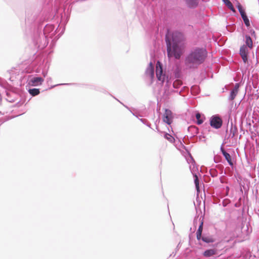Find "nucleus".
Masks as SVG:
<instances>
[{
	"label": "nucleus",
	"instance_id": "nucleus-1",
	"mask_svg": "<svg viewBox=\"0 0 259 259\" xmlns=\"http://www.w3.org/2000/svg\"><path fill=\"white\" fill-rule=\"evenodd\" d=\"M165 41L168 57L179 59L183 54L186 47L185 34L179 30H175L166 34Z\"/></svg>",
	"mask_w": 259,
	"mask_h": 259
},
{
	"label": "nucleus",
	"instance_id": "nucleus-2",
	"mask_svg": "<svg viewBox=\"0 0 259 259\" xmlns=\"http://www.w3.org/2000/svg\"><path fill=\"white\" fill-rule=\"evenodd\" d=\"M207 54L205 48L199 47L192 48L185 56V66L189 69L197 68L205 62Z\"/></svg>",
	"mask_w": 259,
	"mask_h": 259
},
{
	"label": "nucleus",
	"instance_id": "nucleus-3",
	"mask_svg": "<svg viewBox=\"0 0 259 259\" xmlns=\"http://www.w3.org/2000/svg\"><path fill=\"white\" fill-rule=\"evenodd\" d=\"M181 145L182 146V147L188 153L190 159H187V161L188 163H191L189 167L194 178V182L197 191V194L198 195V194L201 192V190L199 187V180L197 176V173L198 172V165L196 164L194 159L191 155V153L189 152L187 148L185 145H184L182 142H181Z\"/></svg>",
	"mask_w": 259,
	"mask_h": 259
},
{
	"label": "nucleus",
	"instance_id": "nucleus-4",
	"mask_svg": "<svg viewBox=\"0 0 259 259\" xmlns=\"http://www.w3.org/2000/svg\"><path fill=\"white\" fill-rule=\"evenodd\" d=\"M209 124L212 128L218 130L223 125V120L219 114H214L211 116L209 119Z\"/></svg>",
	"mask_w": 259,
	"mask_h": 259
},
{
	"label": "nucleus",
	"instance_id": "nucleus-5",
	"mask_svg": "<svg viewBox=\"0 0 259 259\" xmlns=\"http://www.w3.org/2000/svg\"><path fill=\"white\" fill-rule=\"evenodd\" d=\"M156 75L158 80L161 81L162 83L166 78L165 73L163 72V65L159 61L156 63Z\"/></svg>",
	"mask_w": 259,
	"mask_h": 259
},
{
	"label": "nucleus",
	"instance_id": "nucleus-6",
	"mask_svg": "<svg viewBox=\"0 0 259 259\" xmlns=\"http://www.w3.org/2000/svg\"><path fill=\"white\" fill-rule=\"evenodd\" d=\"M44 79L40 76L31 77L29 79L28 84L31 86H38L42 84Z\"/></svg>",
	"mask_w": 259,
	"mask_h": 259
},
{
	"label": "nucleus",
	"instance_id": "nucleus-7",
	"mask_svg": "<svg viewBox=\"0 0 259 259\" xmlns=\"http://www.w3.org/2000/svg\"><path fill=\"white\" fill-rule=\"evenodd\" d=\"M163 120L168 125H170L172 121V112L169 109H165L163 115Z\"/></svg>",
	"mask_w": 259,
	"mask_h": 259
},
{
	"label": "nucleus",
	"instance_id": "nucleus-8",
	"mask_svg": "<svg viewBox=\"0 0 259 259\" xmlns=\"http://www.w3.org/2000/svg\"><path fill=\"white\" fill-rule=\"evenodd\" d=\"M198 241H202L204 243L209 244L215 242V238L210 235H207L206 234H203L202 236H200V238L197 239Z\"/></svg>",
	"mask_w": 259,
	"mask_h": 259
},
{
	"label": "nucleus",
	"instance_id": "nucleus-9",
	"mask_svg": "<svg viewBox=\"0 0 259 259\" xmlns=\"http://www.w3.org/2000/svg\"><path fill=\"white\" fill-rule=\"evenodd\" d=\"M188 132L191 135L190 139H192L199 133V129L196 126L191 125L188 127Z\"/></svg>",
	"mask_w": 259,
	"mask_h": 259
},
{
	"label": "nucleus",
	"instance_id": "nucleus-10",
	"mask_svg": "<svg viewBox=\"0 0 259 259\" xmlns=\"http://www.w3.org/2000/svg\"><path fill=\"white\" fill-rule=\"evenodd\" d=\"M199 224L198 226V228L196 231V238H200V236L203 235V216H201L199 219Z\"/></svg>",
	"mask_w": 259,
	"mask_h": 259
},
{
	"label": "nucleus",
	"instance_id": "nucleus-11",
	"mask_svg": "<svg viewBox=\"0 0 259 259\" xmlns=\"http://www.w3.org/2000/svg\"><path fill=\"white\" fill-rule=\"evenodd\" d=\"M188 8L190 9H195L199 5L198 0H184Z\"/></svg>",
	"mask_w": 259,
	"mask_h": 259
},
{
	"label": "nucleus",
	"instance_id": "nucleus-12",
	"mask_svg": "<svg viewBox=\"0 0 259 259\" xmlns=\"http://www.w3.org/2000/svg\"><path fill=\"white\" fill-rule=\"evenodd\" d=\"M239 90V85L238 83H236L235 87L232 89L230 93V95L229 97V100H233L236 97L238 92Z\"/></svg>",
	"mask_w": 259,
	"mask_h": 259
},
{
	"label": "nucleus",
	"instance_id": "nucleus-13",
	"mask_svg": "<svg viewBox=\"0 0 259 259\" xmlns=\"http://www.w3.org/2000/svg\"><path fill=\"white\" fill-rule=\"evenodd\" d=\"M195 115L196 119V123L198 125L201 124L205 118L204 115L198 111H196Z\"/></svg>",
	"mask_w": 259,
	"mask_h": 259
},
{
	"label": "nucleus",
	"instance_id": "nucleus-14",
	"mask_svg": "<svg viewBox=\"0 0 259 259\" xmlns=\"http://www.w3.org/2000/svg\"><path fill=\"white\" fill-rule=\"evenodd\" d=\"M6 96L7 97V98L6 99V100L8 102H11V103L14 102L16 100L15 98L14 97V96H16V93L14 92H13L9 91L7 89V90L6 91Z\"/></svg>",
	"mask_w": 259,
	"mask_h": 259
},
{
	"label": "nucleus",
	"instance_id": "nucleus-15",
	"mask_svg": "<svg viewBox=\"0 0 259 259\" xmlns=\"http://www.w3.org/2000/svg\"><path fill=\"white\" fill-rule=\"evenodd\" d=\"M216 254L217 250L215 249H207L202 253L203 255L206 257L212 256Z\"/></svg>",
	"mask_w": 259,
	"mask_h": 259
},
{
	"label": "nucleus",
	"instance_id": "nucleus-16",
	"mask_svg": "<svg viewBox=\"0 0 259 259\" xmlns=\"http://www.w3.org/2000/svg\"><path fill=\"white\" fill-rule=\"evenodd\" d=\"M245 46L248 47L250 49H251L253 47V42L250 36V35L248 34L245 35Z\"/></svg>",
	"mask_w": 259,
	"mask_h": 259
},
{
	"label": "nucleus",
	"instance_id": "nucleus-17",
	"mask_svg": "<svg viewBox=\"0 0 259 259\" xmlns=\"http://www.w3.org/2000/svg\"><path fill=\"white\" fill-rule=\"evenodd\" d=\"M222 154L229 165L232 167L233 165V162L232 160L230 154L227 151H222Z\"/></svg>",
	"mask_w": 259,
	"mask_h": 259
},
{
	"label": "nucleus",
	"instance_id": "nucleus-18",
	"mask_svg": "<svg viewBox=\"0 0 259 259\" xmlns=\"http://www.w3.org/2000/svg\"><path fill=\"white\" fill-rule=\"evenodd\" d=\"M242 259H253L254 256H252L251 252L249 250H243L241 253Z\"/></svg>",
	"mask_w": 259,
	"mask_h": 259
},
{
	"label": "nucleus",
	"instance_id": "nucleus-19",
	"mask_svg": "<svg viewBox=\"0 0 259 259\" xmlns=\"http://www.w3.org/2000/svg\"><path fill=\"white\" fill-rule=\"evenodd\" d=\"M28 92L32 96H35L40 93V89L36 88L29 89Z\"/></svg>",
	"mask_w": 259,
	"mask_h": 259
},
{
	"label": "nucleus",
	"instance_id": "nucleus-20",
	"mask_svg": "<svg viewBox=\"0 0 259 259\" xmlns=\"http://www.w3.org/2000/svg\"><path fill=\"white\" fill-rule=\"evenodd\" d=\"M224 2L226 4V5L228 7V8L233 13H236V11L234 8L233 4L229 0H223Z\"/></svg>",
	"mask_w": 259,
	"mask_h": 259
},
{
	"label": "nucleus",
	"instance_id": "nucleus-21",
	"mask_svg": "<svg viewBox=\"0 0 259 259\" xmlns=\"http://www.w3.org/2000/svg\"><path fill=\"white\" fill-rule=\"evenodd\" d=\"M163 137L165 139H166L171 143H174L175 141L174 137L172 136H171L170 134H168L167 133L164 132Z\"/></svg>",
	"mask_w": 259,
	"mask_h": 259
},
{
	"label": "nucleus",
	"instance_id": "nucleus-22",
	"mask_svg": "<svg viewBox=\"0 0 259 259\" xmlns=\"http://www.w3.org/2000/svg\"><path fill=\"white\" fill-rule=\"evenodd\" d=\"M238 130L236 126H233V123H231V127L230 130V133L231 135V138H234L237 133Z\"/></svg>",
	"mask_w": 259,
	"mask_h": 259
},
{
	"label": "nucleus",
	"instance_id": "nucleus-23",
	"mask_svg": "<svg viewBox=\"0 0 259 259\" xmlns=\"http://www.w3.org/2000/svg\"><path fill=\"white\" fill-rule=\"evenodd\" d=\"M248 47H246L245 46V45H243L242 46L239 50V54L240 55H244V54H248V51L247 49Z\"/></svg>",
	"mask_w": 259,
	"mask_h": 259
},
{
	"label": "nucleus",
	"instance_id": "nucleus-24",
	"mask_svg": "<svg viewBox=\"0 0 259 259\" xmlns=\"http://www.w3.org/2000/svg\"><path fill=\"white\" fill-rule=\"evenodd\" d=\"M146 73L149 75L151 78H153L154 77V68H147L146 70Z\"/></svg>",
	"mask_w": 259,
	"mask_h": 259
},
{
	"label": "nucleus",
	"instance_id": "nucleus-25",
	"mask_svg": "<svg viewBox=\"0 0 259 259\" xmlns=\"http://www.w3.org/2000/svg\"><path fill=\"white\" fill-rule=\"evenodd\" d=\"M236 7L240 15H242L245 12V10L239 2H237Z\"/></svg>",
	"mask_w": 259,
	"mask_h": 259
},
{
	"label": "nucleus",
	"instance_id": "nucleus-26",
	"mask_svg": "<svg viewBox=\"0 0 259 259\" xmlns=\"http://www.w3.org/2000/svg\"><path fill=\"white\" fill-rule=\"evenodd\" d=\"M209 174L212 178L217 177L218 175V171L215 168H210L209 170Z\"/></svg>",
	"mask_w": 259,
	"mask_h": 259
},
{
	"label": "nucleus",
	"instance_id": "nucleus-27",
	"mask_svg": "<svg viewBox=\"0 0 259 259\" xmlns=\"http://www.w3.org/2000/svg\"><path fill=\"white\" fill-rule=\"evenodd\" d=\"M175 76L176 78H179L181 75V71L179 67H177L174 71Z\"/></svg>",
	"mask_w": 259,
	"mask_h": 259
},
{
	"label": "nucleus",
	"instance_id": "nucleus-28",
	"mask_svg": "<svg viewBox=\"0 0 259 259\" xmlns=\"http://www.w3.org/2000/svg\"><path fill=\"white\" fill-rule=\"evenodd\" d=\"M139 119L140 120V121L142 122L143 124H145L146 125H147L148 127L152 128L151 127V124L150 122H148V121L146 119H144V118H139Z\"/></svg>",
	"mask_w": 259,
	"mask_h": 259
},
{
	"label": "nucleus",
	"instance_id": "nucleus-29",
	"mask_svg": "<svg viewBox=\"0 0 259 259\" xmlns=\"http://www.w3.org/2000/svg\"><path fill=\"white\" fill-rule=\"evenodd\" d=\"M231 202V201L228 198L224 199L222 201V205L223 207H226L229 204H230Z\"/></svg>",
	"mask_w": 259,
	"mask_h": 259
},
{
	"label": "nucleus",
	"instance_id": "nucleus-30",
	"mask_svg": "<svg viewBox=\"0 0 259 259\" xmlns=\"http://www.w3.org/2000/svg\"><path fill=\"white\" fill-rule=\"evenodd\" d=\"M245 25L248 28L250 27V20L249 18L243 20Z\"/></svg>",
	"mask_w": 259,
	"mask_h": 259
},
{
	"label": "nucleus",
	"instance_id": "nucleus-31",
	"mask_svg": "<svg viewBox=\"0 0 259 259\" xmlns=\"http://www.w3.org/2000/svg\"><path fill=\"white\" fill-rule=\"evenodd\" d=\"M135 110H136V109H134L133 110H132V112H131L134 116L137 117L138 118H139V117L142 116L139 113H138L137 111H135Z\"/></svg>",
	"mask_w": 259,
	"mask_h": 259
},
{
	"label": "nucleus",
	"instance_id": "nucleus-32",
	"mask_svg": "<svg viewBox=\"0 0 259 259\" xmlns=\"http://www.w3.org/2000/svg\"><path fill=\"white\" fill-rule=\"evenodd\" d=\"M186 137L188 139V141H189L190 140H191L192 143H194L197 141V138H195V137H194L192 139H190V138H189L188 136H185V137H184V139H185L186 141Z\"/></svg>",
	"mask_w": 259,
	"mask_h": 259
},
{
	"label": "nucleus",
	"instance_id": "nucleus-33",
	"mask_svg": "<svg viewBox=\"0 0 259 259\" xmlns=\"http://www.w3.org/2000/svg\"><path fill=\"white\" fill-rule=\"evenodd\" d=\"M243 61L246 63L248 61V54L240 55Z\"/></svg>",
	"mask_w": 259,
	"mask_h": 259
},
{
	"label": "nucleus",
	"instance_id": "nucleus-34",
	"mask_svg": "<svg viewBox=\"0 0 259 259\" xmlns=\"http://www.w3.org/2000/svg\"><path fill=\"white\" fill-rule=\"evenodd\" d=\"M230 191V187L228 186L225 187V192L223 194V196H227Z\"/></svg>",
	"mask_w": 259,
	"mask_h": 259
},
{
	"label": "nucleus",
	"instance_id": "nucleus-35",
	"mask_svg": "<svg viewBox=\"0 0 259 259\" xmlns=\"http://www.w3.org/2000/svg\"><path fill=\"white\" fill-rule=\"evenodd\" d=\"M181 85V84L179 82L175 81L173 83L172 86L174 89H179Z\"/></svg>",
	"mask_w": 259,
	"mask_h": 259
},
{
	"label": "nucleus",
	"instance_id": "nucleus-36",
	"mask_svg": "<svg viewBox=\"0 0 259 259\" xmlns=\"http://www.w3.org/2000/svg\"><path fill=\"white\" fill-rule=\"evenodd\" d=\"M250 28H248L249 31L251 35L253 37H254L255 38H256V34L255 32L253 29H249Z\"/></svg>",
	"mask_w": 259,
	"mask_h": 259
},
{
	"label": "nucleus",
	"instance_id": "nucleus-37",
	"mask_svg": "<svg viewBox=\"0 0 259 259\" xmlns=\"http://www.w3.org/2000/svg\"><path fill=\"white\" fill-rule=\"evenodd\" d=\"M195 89H197L196 94H198L199 93V89L197 86H192L191 87V90L192 92H194Z\"/></svg>",
	"mask_w": 259,
	"mask_h": 259
},
{
	"label": "nucleus",
	"instance_id": "nucleus-38",
	"mask_svg": "<svg viewBox=\"0 0 259 259\" xmlns=\"http://www.w3.org/2000/svg\"><path fill=\"white\" fill-rule=\"evenodd\" d=\"M72 84H74V83H59V84H58L57 85H54V86H52L51 87V88L55 87V86H58V85H72Z\"/></svg>",
	"mask_w": 259,
	"mask_h": 259
},
{
	"label": "nucleus",
	"instance_id": "nucleus-39",
	"mask_svg": "<svg viewBox=\"0 0 259 259\" xmlns=\"http://www.w3.org/2000/svg\"><path fill=\"white\" fill-rule=\"evenodd\" d=\"M240 15H241V18L243 19V20L248 18L247 15H246V12H245L244 13H243Z\"/></svg>",
	"mask_w": 259,
	"mask_h": 259
},
{
	"label": "nucleus",
	"instance_id": "nucleus-40",
	"mask_svg": "<svg viewBox=\"0 0 259 259\" xmlns=\"http://www.w3.org/2000/svg\"><path fill=\"white\" fill-rule=\"evenodd\" d=\"M226 133H228V130H227L226 131ZM230 138H231V134L229 133V134H228V133H227L226 136H225V139H229Z\"/></svg>",
	"mask_w": 259,
	"mask_h": 259
},
{
	"label": "nucleus",
	"instance_id": "nucleus-41",
	"mask_svg": "<svg viewBox=\"0 0 259 259\" xmlns=\"http://www.w3.org/2000/svg\"><path fill=\"white\" fill-rule=\"evenodd\" d=\"M197 218H198V217L197 218L195 217L194 220V222H193L194 226L195 228L196 227V225H197V222H198Z\"/></svg>",
	"mask_w": 259,
	"mask_h": 259
},
{
	"label": "nucleus",
	"instance_id": "nucleus-42",
	"mask_svg": "<svg viewBox=\"0 0 259 259\" xmlns=\"http://www.w3.org/2000/svg\"><path fill=\"white\" fill-rule=\"evenodd\" d=\"M198 139L199 141L202 140V139H205V137L203 135H201L198 136Z\"/></svg>",
	"mask_w": 259,
	"mask_h": 259
},
{
	"label": "nucleus",
	"instance_id": "nucleus-43",
	"mask_svg": "<svg viewBox=\"0 0 259 259\" xmlns=\"http://www.w3.org/2000/svg\"><path fill=\"white\" fill-rule=\"evenodd\" d=\"M120 103L121 104H122V105H123V106L124 107H125L127 109H128L130 112H132V109H131L130 107H128L127 106H126V105H125L123 104L122 103H121V102H120Z\"/></svg>",
	"mask_w": 259,
	"mask_h": 259
},
{
	"label": "nucleus",
	"instance_id": "nucleus-44",
	"mask_svg": "<svg viewBox=\"0 0 259 259\" xmlns=\"http://www.w3.org/2000/svg\"><path fill=\"white\" fill-rule=\"evenodd\" d=\"M147 68H154V66H153V63L152 62H150L149 63V65H148V67Z\"/></svg>",
	"mask_w": 259,
	"mask_h": 259
},
{
	"label": "nucleus",
	"instance_id": "nucleus-45",
	"mask_svg": "<svg viewBox=\"0 0 259 259\" xmlns=\"http://www.w3.org/2000/svg\"><path fill=\"white\" fill-rule=\"evenodd\" d=\"M223 144H224V143L222 144V145H221V148H220V150H221L222 153V151H226L223 148Z\"/></svg>",
	"mask_w": 259,
	"mask_h": 259
},
{
	"label": "nucleus",
	"instance_id": "nucleus-46",
	"mask_svg": "<svg viewBox=\"0 0 259 259\" xmlns=\"http://www.w3.org/2000/svg\"><path fill=\"white\" fill-rule=\"evenodd\" d=\"M216 166L222 168V171H223V165H216Z\"/></svg>",
	"mask_w": 259,
	"mask_h": 259
},
{
	"label": "nucleus",
	"instance_id": "nucleus-47",
	"mask_svg": "<svg viewBox=\"0 0 259 259\" xmlns=\"http://www.w3.org/2000/svg\"><path fill=\"white\" fill-rule=\"evenodd\" d=\"M235 207H238L239 206V205L237 204V203H235V205H234Z\"/></svg>",
	"mask_w": 259,
	"mask_h": 259
},
{
	"label": "nucleus",
	"instance_id": "nucleus-48",
	"mask_svg": "<svg viewBox=\"0 0 259 259\" xmlns=\"http://www.w3.org/2000/svg\"><path fill=\"white\" fill-rule=\"evenodd\" d=\"M220 179L221 183H223V180H222V178H220Z\"/></svg>",
	"mask_w": 259,
	"mask_h": 259
},
{
	"label": "nucleus",
	"instance_id": "nucleus-49",
	"mask_svg": "<svg viewBox=\"0 0 259 259\" xmlns=\"http://www.w3.org/2000/svg\"><path fill=\"white\" fill-rule=\"evenodd\" d=\"M259 51V47H258L256 49V53H257Z\"/></svg>",
	"mask_w": 259,
	"mask_h": 259
},
{
	"label": "nucleus",
	"instance_id": "nucleus-50",
	"mask_svg": "<svg viewBox=\"0 0 259 259\" xmlns=\"http://www.w3.org/2000/svg\"><path fill=\"white\" fill-rule=\"evenodd\" d=\"M46 74H47V73H44V72H43V75H44V77H45V76H46Z\"/></svg>",
	"mask_w": 259,
	"mask_h": 259
},
{
	"label": "nucleus",
	"instance_id": "nucleus-51",
	"mask_svg": "<svg viewBox=\"0 0 259 259\" xmlns=\"http://www.w3.org/2000/svg\"><path fill=\"white\" fill-rule=\"evenodd\" d=\"M4 122V121L0 122V125Z\"/></svg>",
	"mask_w": 259,
	"mask_h": 259
},
{
	"label": "nucleus",
	"instance_id": "nucleus-52",
	"mask_svg": "<svg viewBox=\"0 0 259 259\" xmlns=\"http://www.w3.org/2000/svg\"><path fill=\"white\" fill-rule=\"evenodd\" d=\"M113 98H115L116 100H117L118 102H120V101L118 100H117L116 98H115V97H113Z\"/></svg>",
	"mask_w": 259,
	"mask_h": 259
},
{
	"label": "nucleus",
	"instance_id": "nucleus-53",
	"mask_svg": "<svg viewBox=\"0 0 259 259\" xmlns=\"http://www.w3.org/2000/svg\"><path fill=\"white\" fill-rule=\"evenodd\" d=\"M195 91H196V92H195V93L196 94L197 89H195Z\"/></svg>",
	"mask_w": 259,
	"mask_h": 259
},
{
	"label": "nucleus",
	"instance_id": "nucleus-54",
	"mask_svg": "<svg viewBox=\"0 0 259 259\" xmlns=\"http://www.w3.org/2000/svg\"><path fill=\"white\" fill-rule=\"evenodd\" d=\"M241 102V101H240V102L239 103V105L240 104Z\"/></svg>",
	"mask_w": 259,
	"mask_h": 259
},
{
	"label": "nucleus",
	"instance_id": "nucleus-55",
	"mask_svg": "<svg viewBox=\"0 0 259 259\" xmlns=\"http://www.w3.org/2000/svg\"><path fill=\"white\" fill-rule=\"evenodd\" d=\"M241 102V101H240V102L239 103V105L240 104Z\"/></svg>",
	"mask_w": 259,
	"mask_h": 259
},
{
	"label": "nucleus",
	"instance_id": "nucleus-56",
	"mask_svg": "<svg viewBox=\"0 0 259 259\" xmlns=\"http://www.w3.org/2000/svg\"><path fill=\"white\" fill-rule=\"evenodd\" d=\"M241 102V101H240V102L239 103V105L240 104Z\"/></svg>",
	"mask_w": 259,
	"mask_h": 259
},
{
	"label": "nucleus",
	"instance_id": "nucleus-57",
	"mask_svg": "<svg viewBox=\"0 0 259 259\" xmlns=\"http://www.w3.org/2000/svg\"><path fill=\"white\" fill-rule=\"evenodd\" d=\"M214 161L215 163H217V162L215 161V159H214Z\"/></svg>",
	"mask_w": 259,
	"mask_h": 259
},
{
	"label": "nucleus",
	"instance_id": "nucleus-58",
	"mask_svg": "<svg viewBox=\"0 0 259 259\" xmlns=\"http://www.w3.org/2000/svg\"><path fill=\"white\" fill-rule=\"evenodd\" d=\"M181 91H180V92H179V94H180V95H181Z\"/></svg>",
	"mask_w": 259,
	"mask_h": 259
},
{
	"label": "nucleus",
	"instance_id": "nucleus-59",
	"mask_svg": "<svg viewBox=\"0 0 259 259\" xmlns=\"http://www.w3.org/2000/svg\"><path fill=\"white\" fill-rule=\"evenodd\" d=\"M202 141L205 142V140H202Z\"/></svg>",
	"mask_w": 259,
	"mask_h": 259
},
{
	"label": "nucleus",
	"instance_id": "nucleus-60",
	"mask_svg": "<svg viewBox=\"0 0 259 259\" xmlns=\"http://www.w3.org/2000/svg\"><path fill=\"white\" fill-rule=\"evenodd\" d=\"M156 129L158 130V126L156 125Z\"/></svg>",
	"mask_w": 259,
	"mask_h": 259
}]
</instances>
